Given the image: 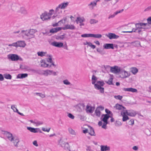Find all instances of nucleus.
I'll return each mask as SVG.
<instances>
[{
	"mask_svg": "<svg viewBox=\"0 0 151 151\" xmlns=\"http://www.w3.org/2000/svg\"><path fill=\"white\" fill-rule=\"evenodd\" d=\"M136 28H133L131 31H123V33H132V32H138L140 33V32L146 31L147 29H150V27L148 23L143 22L136 23L135 24Z\"/></svg>",
	"mask_w": 151,
	"mask_h": 151,
	"instance_id": "f257e3e1",
	"label": "nucleus"
},
{
	"mask_svg": "<svg viewBox=\"0 0 151 151\" xmlns=\"http://www.w3.org/2000/svg\"><path fill=\"white\" fill-rule=\"evenodd\" d=\"M59 144L64 149L70 151L75 150L76 145H73L71 147H70L69 144L67 142L64 141V140L61 139L59 142Z\"/></svg>",
	"mask_w": 151,
	"mask_h": 151,
	"instance_id": "f03ea898",
	"label": "nucleus"
},
{
	"mask_svg": "<svg viewBox=\"0 0 151 151\" xmlns=\"http://www.w3.org/2000/svg\"><path fill=\"white\" fill-rule=\"evenodd\" d=\"M19 8V7L18 5H16L15 6H13L12 7V9L14 11H18ZM19 11L21 14L24 15L27 14L28 13L27 10L25 8L23 7H21Z\"/></svg>",
	"mask_w": 151,
	"mask_h": 151,
	"instance_id": "7ed1b4c3",
	"label": "nucleus"
},
{
	"mask_svg": "<svg viewBox=\"0 0 151 151\" xmlns=\"http://www.w3.org/2000/svg\"><path fill=\"white\" fill-rule=\"evenodd\" d=\"M8 58L9 59H11L12 61H16L18 60H22V59L19 58V56L16 54H12L8 55Z\"/></svg>",
	"mask_w": 151,
	"mask_h": 151,
	"instance_id": "20e7f679",
	"label": "nucleus"
},
{
	"mask_svg": "<svg viewBox=\"0 0 151 151\" xmlns=\"http://www.w3.org/2000/svg\"><path fill=\"white\" fill-rule=\"evenodd\" d=\"M123 111L125 112L127 115L130 116H134L137 114V113L135 111L132 109L127 110L126 109L125 110H123Z\"/></svg>",
	"mask_w": 151,
	"mask_h": 151,
	"instance_id": "39448f33",
	"label": "nucleus"
},
{
	"mask_svg": "<svg viewBox=\"0 0 151 151\" xmlns=\"http://www.w3.org/2000/svg\"><path fill=\"white\" fill-rule=\"evenodd\" d=\"M95 107L88 104L86 106V111L87 113H92L95 109Z\"/></svg>",
	"mask_w": 151,
	"mask_h": 151,
	"instance_id": "423d86ee",
	"label": "nucleus"
},
{
	"mask_svg": "<svg viewBox=\"0 0 151 151\" xmlns=\"http://www.w3.org/2000/svg\"><path fill=\"white\" fill-rule=\"evenodd\" d=\"M111 72L114 73H117L120 72L121 71L120 67L115 66L114 67H110Z\"/></svg>",
	"mask_w": 151,
	"mask_h": 151,
	"instance_id": "0eeeda50",
	"label": "nucleus"
},
{
	"mask_svg": "<svg viewBox=\"0 0 151 151\" xmlns=\"http://www.w3.org/2000/svg\"><path fill=\"white\" fill-rule=\"evenodd\" d=\"M28 33V38H32L34 37V34L37 31L35 29H30L27 30Z\"/></svg>",
	"mask_w": 151,
	"mask_h": 151,
	"instance_id": "6e6552de",
	"label": "nucleus"
},
{
	"mask_svg": "<svg viewBox=\"0 0 151 151\" xmlns=\"http://www.w3.org/2000/svg\"><path fill=\"white\" fill-rule=\"evenodd\" d=\"M120 74H121V78H128L130 75V73L127 71L124 70H121Z\"/></svg>",
	"mask_w": 151,
	"mask_h": 151,
	"instance_id": "1a4fd4ad",
	"label": "nucleus"
},
{
	"mask_svg": "<svg viewBox=\"0 0 151 151\" xmlns=\"http://www.w3.org/2000/svg\"><path fill=\"white\" fill-rule=\"evenodd\" d=\"M104 109V107L101 106L98 107L95 111L96 115L98 117H99L101 115V111H103Z\"/></svg>",
	"mask_w": 151,
	"mask_h": 151,
	"instance_id": "9d476101",
	"label": "nucleus"
},
{
	"mask_svg": "<svg viewBox=\"0 0 151 151\" xmlns=\"http://www.w3.org/2000/svg\"><path fill=\"white\" fill-rule=\"evenodd\" d=\"M106 36L109 38L110 39H116L118 38L119 36L113 33H109L108 34H106Z\"/></svg>",
	"mask_w": 151,
	"mask_h": 151,
	"instance_id": "9b49d317",
	"label": "nucleus"
},
{
	"mask_svg": "<svg viewBox=\"0 0 151 151\" xmlns=\"http://www.w3.org/2000/svg\"><path fill=\"white\" fill-rule=\"evenodd\" d=\"M4 134L6 135L9 140L12 142L14 137H13L12 134L7 131H5Z\"/></svg>",
	"mask_w": 151,
	"mask_h": 151,
	"instance_id": "f8f14e48",
	"label": "nucleus"
},
{
	"mask_svg": "<svg viewBox=\"0 0 151 151\" xmlns=\"http://www.w3.org/2000/svg\"><path fill=\"white\" fill-rule=\"evenodd\" d=\"M51 70H42L40 71V74L47 76L48 75H51Z\"/></svg>",
	"mask_w": 151,
	"mask_h": 151,
	"instance_id": "ddd939ff",
	"label": "nucleus"
},
{
	"mask_svg": "<svg viewBox=\"0 0 151 151\" xmlns=\"http://www.w3.org/2000/svg\"><path fill=\"white\" fill-rule=\"evenodd\" d=\"M27 129L32 132L37 133L39 131L40 133H42V132L38 128H34L30 127H27Z\"/></svg>",
	"mask_w": 151,
	"mask_h": 151,
	"instance_id": "4468645a",
	"label": "nucleus"
},
{
	"mask_svg": "<svg viewBox=\"0 0 151 151\" xmlns=\"http://www.w3.org/2000/svg\"><path fill=\"white\" fill-rule=\"evenodd\" d=\"M62 28V29L65 30L67 29H70L71 30L74 29H75V27L74 25L72 24H66L64 27Z\"/></svg>",
	"mask_w": 151,
	"mask_h": 151,
	"instance_id": "2eb2a0df",
	"label": "nucleus"
},
{
	"mask_svg": "<svg viewBox=\"0 0 151 151\" xmlns=\"http://www.w3.org/2000/svg\"><path fill=\"white\" fill-rule=\"evenodd\" d=\"M51 45L55 47H63V43L61 42H58L55 41H54L52 42Z\"/></svg>",
	"mask_w": 151,
	"mask_h": 151,
	"instance_id": "dca6fc26",
	"label": "nucleus"
},
{
	"mask_svg": "<svg viewBox=\"0 0 151 151\" xmlns=\"http://www.w3.org/2000/svg\"><path fill=\"white\" fill-rule=\"evenodd\" d=\"M40 18L43 21L46 20L50 18L47 15V13L46 12L43 13L41 15Z\"/></svg>",
	"mask_w": 151,
	"mask_h": 151,
	"instance_id": "f3484780",
	"label": "nucleus"
},
{
	"mask_svg": "<svg viewBox=\"0 0 151 151\" xmlns=\"http://www.w3.org/2000/svg\"><path fill=\"white\" fill-rule=\"evenodd\" d=\"M103 47L104 49H114L113 44L111 43H106L104 44L103 45Z\"/></svg>",
	"mask_w": 151,
	"mask_h": 151,
	"instance_id": "a211bd4d",
	"label": "nucleus"
},
{
	"mask_svg": "<svg viewBox=\"0 0 151 151\" xmlns=\"http://www.w3.org/2000/svg\"><path fill=\"white\" fill-rule=\"evenodd\" d=\"M47 56H48L49 58L46 59L47 61L48 62L51 63V64L49 65V68L51 67L52 65L55 67V65L52 60V55H48Z\"/></svg>",
	"mask_w": 151,
	"mask_h": 151,
	"instance_id": "6ab92c4d",
	"label": "nucleus"
},
{
	"mask_svg": "<svg viewBox=\"0 0 151 151\" xmlns=\"http://www.w3.org/2000/svg\"><path fill=\"white\" fill-rule=\"evenodd\" d=\"M124 11V9H123L119 11H118L115 12H114L113 14L109 15V17H108L109 19H110L111 18H114L115 16L117 15L118 14L121 13Z\"/></svg>",
	"mask_w": 151,
	"mask_h": 151,
	"instance_id": "aec40b11",
	"label": "nucleus"
},
{
	"mask_svg": "<svg viewBox=\"0 0 151 151\" xmlns=\"http://www.w3.org/2000/svg\"><path fill=\"white\" fill-rule=\"evenodd\" d=\"M123 90L126 91L131 92L133 93H137V89L132 88H124Z\"/></svg>",
	"mask_w": 151,
	"mask_h": 151,
	"instance_id": "412c9836",
	"label": "nucleus"
},
{
	"mask_svg": "<svg viewBox=\"0 0 151 151\" xmlns=\"http://www.w3.org/2000/svg\"><path fill=\"white\" fill-rule=\"evenodd\" d=\"M121 115L123 117L122 121L123 122H125L129 119V118L127 115V114L124 111H122L121 112Z\"/></svg>",
	"mask_w": 151,
	"mask_h": 151,
	"instance_id": "4be33fe9",
	"label": "nucleus"
},
{
	"mask_svg": "<svg viewBox=\"0 0 151 151\" xmlns=\"http://www.w3.org/2000/svg\"><path fill=\"white\" fill-rule=\"evenodd\" d=\"M94 2L93 1H91L90 3L88 4V5L89 9L92 10L94 9V8L96 6V2Z\"/></svg>",
	"mask_w": 151,
	"mask_h": 151,
	"instance_id": "5701e85b",
	"label": "nucleus"
},
{
	"mask_svg": "<svg viewBox=\"0 0 151 151\" xmlns=\"http://www.w3.org/2000/svg\"><path fill=\"white\" fill-rule=\"evenodd\" d=\"M75 21L76 23L78 24L79 23H80L85 22V19L83 17H78Z\"/></svg>",
	"mask_w": 151,
	"mask_h": 151,
	"instance_id": "b1692460",
	"label": "nucleus"
},
{
	"mask_svg": "<svg viewBox=\"0 0 151 151\" xmlns=\"http://www.w3.org/2000/svg\"><path fill=\"white\" fill-rule=\"evenodd\" d=\"M62 29V28L61 27H57L55 28L51 29L50 30V32L52 33H55L58 32L61 30Z\"/></svg>",
	"mask_w": 151,
	"mask_h": 151,
	"instance_id": "393cba45",
	"label": "nucleus"
},
{
	"mask_svg": "<svg viewBox=\"0 0 151 151\" xmlns=\"http://www.w3.org/2000/svg\"><path fill=\"white\" fill-rule=\"evenodd\" d=\"M100 147L101 151H109L110 150V147L107 145H101L100 146Z\"/></svg>",
	"mask_w": 151,
	"mask_h": 151,
	"instance_id": "a878e982",
	"label": "nucleus"
},
{
	"mask_svg": "<svg viewBox=\"0 0 151 151\" xmlns=\"http://www.w3.org/2000/svg\"><path fill=\"white\" fill-rule=\"evenodd\" d=\"M17 47H24L26 45V44L23 41H18L17 42Z\"/></svg>",
	"mask_w": 151,
	"mask_h": 151,
	"instance_id": "bb28decb",
	"label": "nucleus"
},
{
	"mask_svg": "<svg viewBox=\"0 0 151 151\" xmlns=\"http://www.w3.org/2000/svg\"><path fill=\"white\" fill-rule=\"evenodd\" d=\"M104 83L102 81H97L96 83L95 84L94 87L96 88L97 87L103 86L104 85Z\"/></svg>",
	"mask_w": 151,
	"mask_h": 151,
	"instance_id": "cd10ccee",
	"label": "nucleus"
},
{
	"mask_svg": "<svg viewBox=\"0 0 151 151\" xmlns=\"http://www.w3.org/2000/svg\"><path fill=\"white\" fill-rule=\"evenodd\" d=\"M40 63H41L40 66L43 68L49 67V65L48 64L46 63L44 60H41L40 61Z\"/></svg>",
	"mask_w": 151,
	"mask_h": 151,
	"instance_id": "c85d7f7f",
	"label": "nucleus"
},
{
	"mask_svg": "<svg viewBox=\"0 0 151 151\" xmlns=\"http://www.w3.org/2000/svg\"><path fill=\"white\" fill-rule=\"evenodd\" d=\"M114 107L119 110H122L123 109L124 110H125L126 109V108L118 104H116L115 106H114Z\"/></svg>",
	"mask_w": 151,
	"mask_h": 151,
	"instance_id": "c756f323",
	"label": "nucleus"
},
{
	"mask_svg": "<svg viewBox=\"0 0 151 151\" xmlns=\"http://www.w3.org/2000/svg\"><path fill=\"white\" fill-rule=\"evenodd\" d=\"M69 2H64L59 4L61 9H64L68 6Z\"/></svg>",
	"mask_w": 151,
	"mask_h": 151,
	"instance_id": "7c9ffc66",
	"label": "nucleus"
},
{
	"mask_svg": "<svg viewBox=\"0 0 151 151\" xmlns=\"http://www.w3.org/2000/svg\"><path fill=\"white\" fill-rule=\"evenodd\" d=\"M27 73L19 74L17 75V78H23L27 77Z\"/></svg>",
	"mask_w": 151,
	"mask_h": 151,
	"instance_id": "2f4dec72",
	"label": "nucleus"
},
{
	"mask_svg": "<svg viewBox=\"0 0 151 151\" xmlns=\"http://www.w3.org/2000/svg\"><path fill=\"white\" fill-rule=\"evenodd\" d=\"M89 130L88 132L91 136H95V134L93 129L91 127H88Z\"/></svg>",
	"mask_w": 151,
	"mask_h": 151,
	"instance_id": "473e14b6",
	"label": "nucleus"
},
{
	"mask_svg": "<svg viewBox=\"0 0 151 151\" xmlns=\"http://www.w3.org/2000/svg\"><path fill=\"white\" fill-rule=\"evenodd\" d=\"M27 30H22L20 33V35L22 36L23 37H28V33Z\"/></svg>",
	"mask_w": 151,
	"mask_h": 151,
	"instance_id": "72a5a7b5",
	"label": "nucleus"
},
{
	"mask_svg": "<svg viewBox=\"0 0 151 151\" xmlns=\"http://www.w3.org/2000/svg\"><path fill=\"white\" fill-rule=\"evenodd\" d=\"M102 116H104V117L102 119V120L103 122H108L107 120L109 117H111L110 116L107 114H103Z\"/></svg>",
	"mask_w": 151,
	"mask_h": 151,
	"instance_id": "f704fd0d",
	"label": "nucleus"
},
{
	"mask_svg": "<svg viewBox=\"0 0 151 151\" xmlns=\"http://www.w3.org/2000/svg\"><path fill=\"white\" fill-rule=\"evenodd\" d=\"M131 72L134 75L136 74L138 72V69L136 67L130 68Z\"/></svg>",
	"mask_w": 151,
	"mask_h": 151,
	"instance_id": "c9c22d12",
	"label": "nucleus"
},
{
	"mask_svg": "<svg viewBox=\"0 0 151 151\" xmlns=\"http://www.w3.org/2000/svg\"><path fill=\"white\" fill-rule=\"evenodd\" d=\"M14 146L17 147L18 146V143L19 142V139H15L13 138V139L12 142Z\"/></svg>",
	"mask_w": 151,
	"mask_h": 151,
	"instance_id": "e433bc0d",
	"label": "nucleus"
},
{
	"mask_svg": "<svg viewBox=\"0 0 151 151\" xmlns=\"http://www.w3.org/2000/svg\"><path fill=\"white\" fill-rule=\"evenodd\" d=\"M97 78L94 75H93L91 78L92 83L95 86V84H96V82L97 80Z\"/></svg>",
	"mask_w": 151,
	"mask_h": 151,
	"instance_id": "4c0bfd02",
	"label": "nucleus"
},
{
	"mask_svg": "<svg viewBox=\"0 0 151 151\" xmlns=\"http://www.w3.org/2000/svg\"><path fill=\"white\" fill-rule=\"evenodd\" d=\"M97 52L101 55H104L106 54V52L104 50L101 49L100 48H98L96 49Z\"/></svg>",
	"mask_w": 151,
	"mask_h": 151,
	"instance_id": "58836bf2",
	"label": "nucleus"
},
{
	"mask_svg": "<svg viewBox=\"0 0 151 151\" xmlns=\"http://www.w3.org/2000/svg\"><path fill=\"white\" fill-rule=\"evenodd\" d=\"M68 131L69 133L72 135H76V133L73 129L71 128H68Z\"/></svg>",
	"mask_w": 151,
	"mask_h": 151,
	"instance_id": "ea45409f",
	"label": "nucleus"
},
{
	"mask_svg": "<svg viewBox=\"0 0 151 151\" xmlns=\"http://www.w3.org/2000/svg\"><path fill=\"white\" fill-rule=\"evenodd\" d=\"M47 52H43V51H39L37 52V54L38 56L40 57H43L46 54Z\"/></svg>",
	"mask_w": 151,
	"mask_h": 151,
	"instance_id": "a19ab883",
	"label": "nucleus"
},
{
	"mask_svg": "<svg viewBox=\"0 0 151 151\" xmlns=\"http://www.w3.org/2000/svg\"><path fill=\"white\" fill-rule=\"evenodd\" d=\"M91 37H94L95 38H100L102 37V35L100 34H91Z\"/></svg>",
	"mask_w": 151,
	"mask_h": 151,
	"instance_id": "79ce46f5",
	"label": "nucleus"
},
{
	"mask_svg": "<svg viewBox=\"0 0 151 151\" xmlns=\"http://www.w3.org/2000/svg\"><path fill=\"white\" fill-rule=\"evenodd\" d=\"M98 22V20L94 19H91L89 21V22L91 24L97 23Z\"/></svg>",
	"mask_w": 151,
	"mask_h": 151,
	"instance_id": "37998d69",
	"label": "nucleus"
},
{
	"mask_svg": "<svg viewBox=\"0 0 151 151\" xmlns=\"http://www.w3.org/2000/svg\"><path fill=\"white\" fill-rule=\"evenodd\" d=\"M11 108L14 112L17 113L18 111V110L16 108V105H12L11 106Z\"/></svg>",
	"mask_w": 151,
	"mask_h": 151,
	"instance_id": "c03bdc74",
	"label": "nucleus"
},
{
	"mask_svg": "<svg viewBox=\"0 0 151 151\" xmlns=\"http://www.w3.org/2000/svg\"><path fill=\"white\" fill-rule=\"evenodd\" d=\"M35 94L37 96H39L40 97L42 98H44L45 97V95L44 94H42L41 93H35Z\"/></svg>",
	"mask_w": 151,
	"mask_h": 151,
	"instance_id": "a18cd8bd",
	"label": "nucleus"
},
{
	"mask_svg": "<svg viewBox=\"0 0 151 151\" xmlns=\"http://www.w3.org/2000/svg\"><path fill=\"white\" fill-rule=\"evenodd\" d=\"M91 34H84L81 35V36L83 37H91Z\"/></svg>",
	"mask_w": 151,
	"mask_h": 151,
	"instance_id": "49530a36",
	"label": "nucleus"
},
{
	"mask_svg": "<svg viewBox=\"0 0 151 151\" xmlns=\"http://www.w3.org/2000/svg\"><path fill=\"white\" fill-rule=\"evenodd\" d=\"M106 83L109 85H113V78L110 77L107 81L106 82Z\"/></svg>",
	"mask_w": 151,
	"mask_h": 151,
	"instance_id": "de8ad7c7",
	"label": "nucleus"
},
{
	"mask_svg": "<svg viewBox=\"0 0 151 151\" xmlns=\"http://www.w3.org/2000/svg\"><path fill=\"white\" fill-rule=\"evenodd\" d=\"M115 125L116 127H119L122 125L121 122L119 121H116L115 123Z\"/></svg>",
	"mask_w": 151,
	"mask_h": 151,
	"instance_id": "09e8293b",
	"label": "nucleus"
},
{
	"mask_svg": "<svg viewBox=\"0 0 151 151\" xmlns=\"http://www.w3.org/2000/svg\"><path fill=\"white\" fill-rule=\"evenodd\" d=\"M96 89L98 90H99L100 92L101 93H103L104 91V88L103 87H97L96 88H95Z\"/></svg>",
	"mask_w": 151,
	"mask_h": 151,
	"instance_id": "8fccbe9b",
	"label": "nucleus"
},
{
	"mask_svg": "<svg viewBox=\"0 0 151 151\" xmlns=\"http://www.w3.org/2000/svg\"><path fill=\"white\" fill-rule=\"evenodd\" d=\"M5 78L6 79H11L12 78V76L9 74H6L4 75Z\"/></svg>",
	"mask_w": 151,
	"mask_h": 151,
	"instance_id": "3c124183",
	"label": "nucleus"
},
{
	"mask_svg": "<svg viewBox=\"0 0 151 151\" xmlns=\"http://www.w3.org/2000/svg\"><path fill=\"white\" fill-rule=\"evenodd\" d=\"M66 20V18H65L64 19L61 20L59 21L58 22V23H59L60 24V25H61V23H62L63 24H64L65 23V21Z\"/></svg>",
	"mask_w": 151,
	"mask_h": 151,
	"instance_id": "603ef678",
	"label": "nucleus"
},
{
	"mask_svg": "<svg viewBox=\"0 0 151 151\" xmlns=\"http://www.w3.org/2000/svg\"><path fill=\"white\" fill-rule=\"evenodd\" d=\"M63 82L64 84L66 85H69L70 84V82L67 79L64 80Z\"/></svg>",
	"mask_w": 151,
	"mask_h": 151,
	"instance_id": "864d4df0",
	"label": "nucleus"
},
{
	"mask_svg": "<svg viewBox=\"0 0 151 151\" xmlns=\"http://www.w3.org/2000/svg\"><path fill=\"white\" fill-rule=\"evenodd\" d=\"M134 119H132L129 120L128 122V124L131 125H133L134 124Z\"/></svg>",
	"mask_w": 151,
	"mask_h": 151,
	"instance_id": "5fc2aeb1",
	"label": "nucleus"
},
{
	"mask_svg": "<svg viewBox=\"0 0 151 151\" xmlns=\"http://www.w3.org/2000/svg\"><path fill=\"white\" fill-rule=\"evenodd\" d=\"M54 10L52 9L50 10L49 12V13H47V14L48 15V16L50 18L52 15L53 14L52 12H53Z\"/></svg>",
	"mask_w": 151,
	"mask_h": 151,
	"instance_id": "6e6d98bb",
	"label": "nucleus"
},
{
	"mask_svg": "<svg viewBox=\"0 0 151 151\" xmlns=\"http://www.w3.org/2000/svg\"><path fill=\"white\" fill-rule=\"evenodd\" d=\"M114 97L116 99L121 100L122 98V96L120 95L115 96Z\"/></svg>",
	"mask_w": 151,
	"mask_h": 151,
	"instance_id": "4d7b16f0",
	"label": "nucleus"
},
{
	"mask_svg": "<svg viewBox=\"0 0 151 151\" xmlns=\"http://www.w3.org/2000/svg\"><path fill=\"white\" fill-rule=\"evenodd\" d=\"M17 42H14V43H13L12 44H9L8 45L9 46H14V47H17Z\"/></svg>",
	"mask_w": 151,
	"mask_h": 151,
	"instance_id": "13d9d810",
	"label": "nucleus"
},
{
	"mask_svg": "<svg viewBox=\"0 0 151 151\" xmlns=\"http://www.w3.org/2000/svg\"><path fill=\"white\" fill-rule=\"evenodd\" d=\"M42 122L36 121L35 124H36V126H38L42 124H43Z\"/></svg>",
	"mask_w": 151,
	"mask_h": 151,
	"instance_id": "bf43d9fd",
	"label": "nucleus"
},
{
	"mask_svg": "<svg viewBox=\"0 0 151 151\" xmlns=\"http://www.w3.org/2000/svg\"><path fill=\"white\" fill-rule=\"evenodd\" d=\"M104 122V123L102 126V127L104 129H106V125L107 124L108 122Z\"/></svg>",
	"mask_w": 151,
	"mask_h": 151,
	"instance_id": "052dcab7",
	"label": "nucleus"
},
{
	"mask_svg": "<svg viewBox=\"0 0 151 151\" xmlns=\"http://www.w3.org/2000/svg\"><path fill=\"white\" fill-rule=\"evenodd\" d=\"M61 9V7L59 4L58 6L56 8L55 11L56 13H58V12L60 10V9Z\"/></svg>",
	"mask_w": 151,
	"mask_h": 151,
	"instance_id": "680f3d73",
	"label": "nucleus"
},
{
	"mask_svg": "<svg viewBox=\"0 0 151 151\" xmlns=\"http://www.w3.org/2000/svg\"><path fill=\"white\" fill-rule=\"evenodd\" d=\"M68 116L72 119H74L75 117L74 116L71 114L69 113L68 115Z\"/></svg>",
	"mask_w": 151,
	"mask_h": 151,
	"instance_id": "e2e57ef3",
	"label": "nucleus"
},
{
	"mask_svg": "<svg viewBox=\"0 0 151 151\" xmlns=\"http://www.w3.org/2000/svg\"><path fill=\"white\" fill-rule=\"evenodd\" d=\"M147 23H148L149 25L151 24V17H149L147 19Z\"/></svg>",
	"mask_w": 151,
	"mask_h": 151,
	"instance_id": "0e129e2a",
	"label": "nucleus"
},
{
	"mask_svg": "<svg viewBox=\"0 0 151 151\" xmlns=\"http://www.w3.org/2000/svg\"><path fill=\"white\" fill-rule=\"evenodd\" d=\"M105 111L106 112L107 114H111V115H112L111 112L110 111V110H109V109H106L105 110Z\"/></svg>",
	"mask_w": 151,
	"mask_h": 151,
	"instance_id": "69168bd1",
	"label": "nucleus"
},
{
	"mask_svg": "<svg viewBox=\"0 0 151 151\" xmlns=\"http://www.w3.org/2000/svg\"><path fill=\"white\" fill-rule=\"evenodd\" d=\"M151 10V6H150L147 7L145 9L144 11L145 12Z\"/></svg>",
	"mask_w": 151,
	"mask_h": 151,
	"instance_id": "338daca9",
	"label": "nucleus"
},
{
	"mask_svg": "<svg viewBox=\"0 0 151 151\" xmlns=\"http://www.w3.org/2000/svg\"><path fill=\"white\" fill-rule=\"evenodd\" d=\"M33 144L36 147H38V146L37 144V140H35L33 142Z\"/></svg>",
	"mask_w": 151,
	"mask_h": 151,
	"instance_id": "774afa93",
	"label": "nucleus"
}]
</instances>
